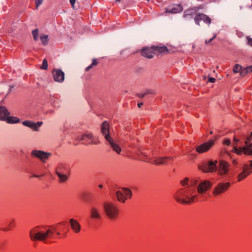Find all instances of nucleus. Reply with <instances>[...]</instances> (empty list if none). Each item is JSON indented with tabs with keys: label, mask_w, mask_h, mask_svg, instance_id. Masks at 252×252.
I'll return each instance as SVG.
<instances>
[{
	"label": "nucleus",
	"mask_w": 252,
	"mask_h": 252,
	"mask_svg": "<svg viewBox=\"0 0 252 252\" xmlns=\"http://www.w3.org/2000/svg\"><path fill=\"white\" fill-rule=\"evenodd\" d=\"M196 179L191 180L190 185L179 189L174 195L175 200L182 204H190L197 201L196 186L198 185Z\"/></svg>",
	"instance_id": "obj_1"
},
{
	"label": "nucleus",
	"mask_w": 252,
	"mask_h": 252,
	"mask_svg": "<svg viewBox=\"0 0 252 252\" xmlns=\"http://www.w3.org/2000/svg\"><path fill=\"white\" fill-rule=\"evenodd\" d=\"M55 233L58 235H60V233L57 232L56 227L53 225L37 226L30 230V238L32 241H39L45 242L48 239L54 238Z\"/></svg>",
	"instance_id": "obj_2"
},
{
	"label": "nucleus",
	"mask_w": 252,
	"mask_h": 252,
	"mask_svg": "<svg viewBox=\"0 0 252 252\" xmlns=\"http://www.w3.org/2000/svg\"><path fill=\"white\" fill-rule=\"evenodd\" d=\"M101 131L103 135L104 136L106 140L113 150L118 154H120L121 148L119 145L115 143L114 140L109 135V124L107 122H104L101 125Z\"/></svg>",
	"instance_id": "obj_3"
},
{
	"label": "nucleus",
	"mask_w": 252,
	"mask_h": 252,
	"mask_svg": "<svg viewBox=\"0 0 252 252\" xmlns=\"http://www.w3.org/2000/svg\"><path fill=\"white\" fill-rule=\"evenodd\" d=\"M103 209L106 215L110 220L116 219L119 215L118 208L112 202H105L103 204Z\"/></svg>",
	"instance_id": "obj_4"
},
{
	"label": "nucleus",
	"mask_w": 252,
	"mask_h": 252,
	"mask_svg": "<svg viewBox=\"0 0 252 252\" xmlns=\"http://www.w3.org/2000/svg\"><path fill=\"white\" fill-rule=\"evenodd\" d=\"M242 171L237 176L238 181L240 182L246 178L252 173V160L245 163L241 165Z\"/></svg>",
	"instance_id": "obj_5"
},
{
	"label": "nucleus",
	"mask_w": 252,
	"mask_h": 252,
	"mask_svg": "<svg viewBox=\"0 0 252 252\" xmlns=\"http://www.w3.org/2000/svg\"><path fill=\"white\" fill-rule=\"evenodd\" d=\"M56 174L59 178L60 183L66 182L68 180V176L64 174L65 171H68V167L66 164L60 163L58 164L55 169Z\"/></svg>",
	"instance_id": "obj_6"
},
{
	"label": "nucleus",
	"mask_w": 252,
	"mask_h": 252,
	"mask_svg": "<svg viewBox=\"0 0 252 252\" xmlns=\"http://www.w3.org/2000/svg\"><path fill=\"white\" fill-rule=\"evenodd\" d=\"M217 160H215V161L210 160L200 165L199 168L204 172H213L216 171L217 169Z\"/></svg>",
	"instance_id": "obj_7"
},
{
	"label": "nucleus",
	"mask_w": 252,
	"mask_h": 252,
	"mask_svg": "<svg viewBox=\"0 0 252 252\" xmlns=\"http://www.w3.org/2000/svg\"><path fill=\"white\" fill-rule=\"evenodd\" d=\"M245 146L239 147V149H237V146H235L234 151L238 155H241L244 153L247 156H252V143L245 142Z\"/></svg>",
	"instance_id": "obj_8"
},
{
	"label": "nucleus",
	"mask_w": 252,
	"mask_h": 252,
	"mask_svg": "<svg viewBox=\"0 0 252 252\" xmlns=\"http://www.w3.org/2000/svg\"><path fill=\"white\" fill-rule=\"evenodd\" d=\"M229 183H219L214 188L212 193L214 196H217L226 191L230 187Z\"/></svg>",
	"instance_id": "obj_9"
},
{
	"label": "nucleus",
	"mask_w": 252,
	"mask_h": 252,
	"mask_svg": "<svg viewBox=\"0 0 252 252\" xmlns=\"http://www.w3.org/2000/svg\"><path fill=\"white\" fill-rule=\"evenodd\" d=\"M229 163L225 160H220L218 169V174L221 176L227 175L229 171Z\"/></svg>",
	"instance_id": "obj_10"
},
{
	"label": "nucleus",
	"mask_w": 252,
	"mask_h": 252,
	"mask_svg": "<svg viewBox=\"0 0 252 252\" xmlns=\"http://www.w3.org/2000/svg\"><path fill=\"white\" fill-rule=\"evenodd\" d=\"M212 186V183L209 181H201L196 187V192L202 195Z\"/></svg>",
	"instance_id": "obj_11"
},
{
	"label": "nucleus",
	"mask_w": 252,
	"mask_h": 252,
	"mask_svg": "<svg viewBox=\"0 0 252 252\" xmlns=\"http://www.w3.org/2000/svg\"><path fill=\"white\" fill-rule=\"evenodd\" d=\"M31 155L40 159L42 162H45V160L51 156V154L40 150H34L32 151Z\"/></svg>",
	"instance_id": "obj_12"
},
{
	"label": "nucleus",
	"mask_w": 252,
	"mask_h": 252,
	"mask_svg": "<svg viewBox=\"0 0 252 252\" xmlns=\"http://www.w3.org/2000/svg\"><path fill=\"white\" fill-rule=\"evenodd\" d=\"M215 142L213 140L204 143L196 147V152L199 154L207 152L214 145Z\"/></svg>",
	"instance_id": "obj_13"
},
{
	"label": "nucleus",
	"mask_w": 252,
	"mask_h": 252,
	"mask_svg": "<svg viewBox=\"0 0 252 252\" xmlns=\"http://www.w3.org/2000/svg\"><path fill=\"white\" fill-rule=\"evenodd\" d=\"M52 75L56 82L62 83L64 80V73L60 69H54L52 71Z\"/></svg>",
	"instance_id": "obj_14"
},
{
	"label": "nucleus",
	"mask_w": 252,
	"mask_h": 252,
	"mask_svg": "<svg viewBox=\"0 0 252 252\" xmlns=\"http://www.w3.org/2000/svg\"><path fill=\"white\" fill-rule=\"evenodd\" d=\"M22 124L26 126L31 128L34 131H38L39 127L43 125V122H38L35 123L31 121H25L22 122Z\"/></svg>",
	"instance_id": "obj_15"
},
{
	"label": "nucleus",
	"mask_w": 252,
	"mask_h": 252,
	"mask_svg": "<svg viewBox=\"0 0 252 252\" xmlns=\"http://www.w3.org/2000/svg\"><path fill=\"white\" fill-rule=\"evenodd\" d=\"M194 19L196 24L199 26L200 25V22L201 21H203L204 23H207L209 25H210L211 23V18L207 15L202 13H200L196 15Z\"/></svg>",
	"instance_id": "obj_16"
},
{
	"label": "nucleus",
	"mask_w": 252,
	"mask_h": 252,
	"mask_svg": "<svg viewBox=\"0 0 252 252\" xmlns=\"http://www.w3.org/2000/svg\"><path fill=\"white\" fill-rule=\"evenodd\" d=\"M183 10V8L181 5L173 4L169 5L168 7L166 8L165 12L171 14H176L182 11Z\"/></svg>",
	"instance_id": "obj_17"
},
{
	"label": "nucleus",
	"mask_w": 252,
	"mask_h": 252,
	"mask_svg": "<svg viewBox=\"0 0 252 252\" xmlns=\"http://www.w3.org/2000/svg\"><path fill=\"white\" fill-rule=\"evenodd\" d=\"M141 55L148 59H152L154 57L155 52L153 50V47L151 48L144 47L141 51Z\"/></svg>",
	"instance_id": "obj_18"
},
{
	"label": "nucleus",
	"mask_w": 252,
	"mask_h": 252,
	"mask_svg": "<svg viewBox=\"0 0 252 252\" xmlns=\"http://www.w3.org/2000/svg\"><path fill=\"white\" fill-rule=\"evenodd\" d=\"M85 136L86 141L87 142V139L91 140L90 143L88 144H92L93 145H98L100 143V141L99 140L98 137H94L93 134L91 132H87L85 133Z\"/></svg>",
	"instance_id": "obj_19"
},
{
	"label": "nucleus",
	"mask_w": 252,
	"mask_h": 252,
	"mask_svg": "<svg viewBox=\"0 0 252 252\" xmlns=\"http://www.w3.org/2000/svg\"><path fill=\"white\" fill-rule=\"evenodd\" d=\"M69 223L72 230L76 233H78L80 231L81 225L78 221L74 219L69 220Z\"/></svg>",
	"instance_id": "obj_20"
},
{
	"label": "nucleus",
	"mask_w": 252,
	"mask_h": 252,
	"mask_svg": "<svg viewBox=\"0 0 252 252\" xmlns=\"http://www.w3.org/2000/svg\"><path fill=\"white\" fill-rule=\"evenodd\" d=\"M90 216L93 219L100 220L101 216L98 209L95 207H92L90 210Z\"/></svg>",
	"instance_id": "obj_21"
},
{
	"label": "nucleus",
	"mask_w": 252,
	"mask_h": 252,
	"mask_svg": "<svg viewBox=\"0 0 252 252\" xmlns=\"http://www.w3.org/2000/svg\"><path fill=\"white\" fill-rule=\"evenodd\" d=\"M10 115V112L5 107L0 106V120L5 121Z\"/></svg>",
	"instance_id": "obj_22"
},
{
	"label": "nucleus",
	"mask_w": 252,
	"mask_h": 252,
	"mask_svg": "<svg viewBox=\"0 0 252 252\" xmlns=\"http://www.w3.org/2000/svg\"><path fill=\"white\" fill-rule=\"evenodd\" d=\"M197 12V9L196 8H189L184 11L183 18L188 19L189 17L190 18H191V16L196 14Z\"/></svg>",
	"instance_id": "obj_23"
},
{
	"label": "nucleus",
	"mask_w": 252,
	"mask_h": 252,
	"mask_svg": "<svg viewBox=\"0 0 252 252\" xmlns=\"http://www.w3.org/2000/svg\"><path fill=\"white\" fill-rule=\"evenodd\" d=\"M153 50L155 52V54L157 53L162 54L168 52V50L165 46L158 47V46H153Z\"/></svg>",
	"instance_id": "obj_24"
},
{
	"label": "nucleus",
	"mask_w": 252,
	"mask_h": 252,
	"mask_svg": "<svg viewBox=\"0 0 252 252\" xmlns=\"http://www.w3.org/2000/svg\"><path fill=\"white\" fill-rule=\"evenodd\" d=\"M117 200L122 203H125L126 199V197L124 195L123 190H118L116 192Z\"/></svg>",
	"instance_id": "obj_25"
},
{
	"label": "nucleus",
	"mask_w": 252,
	"mask_h": 252,
	"mask_svg": "<svg viewBox=\"0 0 252 252\" xmlns=\"http://www.w3.org/2000/svg\"><path fill=\"white\" fill-rule=\"evenodd\" d=\"M173 158L171 157H164L161 158L159 160H161V162H158L157 161H155L154 162H152L151 163L156 165L162 164H168V160H173Z\"/></svg>",
	"instance_id": "obj_26"
},
{
	"label": "nucleus",
	"mask_w": 252,
	"mask_h": 252,
	"mask_svg": "<svg viewBox=\"0 0 252 252\" xmlns=\"http://www.w3.org/2000/svg\"><path fill=\"white\" fill-rule=\"evenodd\" d=\"M91 193L87 191L82 192L80 194V198L85 202H89L91 199Z\"/></svg>",
	"instance_id": "obj_27"
},
{
	"label": "nucleus",
	"mask_w": 252,
	"mask_h": 252,
	"mask_svg": "<svg viewBox=\"0 0 252 252\" xmlns=\"http://www.w3.org/2000/svg\"><path fill=\"white\" fill-rule=\"evenodd\" d=\"M7 119L5 120V121H6L7 123L9 124H15L18 123L20 121V119L16 117H11L10 115L7 117Z\"/></svg>",
	"instance_id": "obj_28"
},
{
	"label": "nucleus",
	"mask_w": 252,
	"mask_h": 252,
	"mask_svg": "<svg viewBox=\"0 0 252 252\" xmlns=\"http://www.w3.org/2000/svg\"><path fill=\"white\" fill-rule=\"evenodd\" d=\"M122 190H123L124 195L127 198H131L132 196V192L131 190L127 188H122Z\"/></svg>",
	"instance_id": "obj_29"
},
{
	"label": "nucleus",
	"mask_w": 252,
	"mask_h": 252,
	"mask_svg": "<svg viewBox=\"0 0 252 252\" xmlns=\"http://www.w3.org/2000/svg\"><path fill=\"white\" fill-rule=\"evenodd\" d=\"M241 139H244L245 141V142H250L252 140V132L250 133V134L248 136H245L244 134H243L240 136Z\"/></svg>",
	"instance_id": "obj_30"
},
{
	"label": "nucleus",
	"mask_w": 252,
	"mask_h": 252,
	"mask_svg": "<svg viewBox=\"0 0 252 252\" xmlns=\"http://www.w3.org/2000/svg\"><path fill=\"white\" fill-rule=\"evenodd\" d=\"M234 143L233 145V149L232 150V151L233 153H235V152L234 151L235 146H237V149H239V147L238 148L239 144V143L242 144V142L241 141L240 139H237L235 136L234 137Z\"/></svg>",
	"instance_id": "obj_31"
},
{
	"label": "nucleus",
	"mask_w": 252,
	"mask_h": 252,
	"mask_svg": "<svg viewBox=\"0 0 252 252\" xmlns=\"http://www.w3.org/2000/svg\"><path fill=\"white\" fill-rule=\"evenodd\" d=\"M98 62L96 61V59H94L93 60V62H92V63L90 65H89L88 67H87L85 69V70L86 71H89L90 69H91L94 66H95V65H96L97 64H98Z\"/></svg>",
	"instance_id": "obj_32"
},
{
	"label": "nucleus",
	"mask_w": 252,
	"mask_h": 252,
	"mask_svg": "<svg viewBox=\"0 0 252 252\" xmlns=\"http://www.w3.org/2000/svg\"><path fill=\"white\" fill-rule=\"evenodd\" d=\"M40 39L44 45H46L48 43V36L47 35H44L40 36Z\"/></svg>",
	"instance_id": "obj_33"
},
{
	"label": "nucleus",
	"mask_w": 252,
	"mask_h": 252,
	"mask_svg": "<svg viewBox=\"0 0 252 252\" xmlns=\"http://www.w3.org/2000/svg\"><path fill=\"white\" fill-rule=\"evenodd\" d=\"M32 35L34 41H37L38 39V30L35 29L32 31Z\"/></svg>",
	"instance_id": "obj_34"
},
{
	"label": "nucleus",
	"mask_w": 252,
	"mask_h": 252,
	"mask_svg": "<svg viewBox=\"0 0 252 252\" xmlns=\"http://www.w3.org/2000/svg\"><path fill=\"white\" fill-rule=\"evenodd\" d=\"M242 66L241 65L239 64H236L234 66L233 71L234 73L240 72L242 70Z\"/></svg>",
	"instance_id": "obj_35"
},
{
	"label": "nucleus",
	"mask_w": 252,
	"mask_h": 252,
	"mask_svg": "<svg viewBox=\"0 0 252 252\" xmlns=\"http://www.w3.org/2000/svg\"><path fill=\"white\" fill-rule=\"evenodd\" d=\"M189 178H185L184 180L181 181V184L183 186V188H186L188 186H189L190 184H189Z\"/></svg>",
	"instance_id": "obj_36"
},
{
	"label": "nucleus",
	"mask_w": 252,
	"mask_h": 252,
	"mask_svg": "<svg viewBox=\"0 0 252 252\" xmlns=\"http://www.w3.org/2000/svg\"><path fill=\"white\" fill-rule=\"evenodd\" d=\"M48 68V62L46 59H44L43 61L42 64L40 67L42 69L46 70Z\"/></svg>",
	"instance_id": "obj_37"
},
{
	"label": "nucleus",
	"mask_w": 252,
	"mask_h": 252,
	"mask_svg": "<svg viewBox=\"0 0 252 252\" xmlns=\"http://www.w3.org/2000/svg\"><path fill=\"white\" fill-rule=\"evenodd\" d=\"M14 221V220L12 219V221L9 223V227L4 228L2 229V230L3 231H5L10 230L11 229V227L14 226V225L12 223V222H13Z\"/></svg>",
	"instance_id": "obj_38"
},
{
	"label": "nucleus",
	"mask_w": 252,
	"mask_h": 252,
	"mask_svg": "<svg viewBox=\"0 0 252 252\" xmlns=\"http://www.w3.org/2000/svg\"><path fill=\"white\" fill-rule=\"evenodd\" d=\"M36 4V8L37 9L38 7L40 6L43 2V0H34Z\"/></svg>",
	"instance_id": "obj_39"
},
{
	"label": "nucleus",
	"mask_w": 252,
	"mask_h": 252,
	"mask_svg": "<svg viewBox=\"0 0 252 252\" xmlns=\"http://www.w3.org/2000/svg\"><path fill=\"white\" fill-rule=\"evenodd\" d=\"M248 73L246 68L242 69L240 72V75L241 76H244Z\"/></svg>",
	"instance_id": "obj_40"
},
{
	"label": "nucleus",
	"mask_w": 252,
	"mask_h": 252,
	"mask_svg": "<svg viewBox=\"0 0 252 252\" xmlns=\"http://www.w3.org/2000/svg\"><path fill=\"white\" fill-rule=\"evenodd\" d=\"M248 44L252 47V38L250 37H247Z\"/></svg>",
	"instance_id": "obj_41"
},
{
	"label": "nucleus",
	"mask_w": 252,
	"mask_h": 252,
	"mask_svg": "<svg viewBox=\"0 0 252 252\" xmlns=\"http://www.w3.org/2000/svg\"><path fill=\"white\" fill-rule=\"evenodd\" d=\"M248 73H250L252 71V65L247 66L246 68H245Z\"/></svg>",
	"instance_id": "obj_42"
},
{
	"label": "nucleus",
	"mask_w": 252,
	"mask_h": 252,
	"mask_svg": "<svg viewBox=\"0 0 252 252\" xmlns=\"http://www.w3.org/2000/svg\"><path fill=\"white\" fill-rule=\"evenodd\" d=\"M223 144L225 145H226L227 146H229L231 144V142H230V140H229V139H225L223 141Z\"/></svg>",
	"instance_id": "obj_43"
},
{
	"label": "nucleus",
	"mask_w": 252,
	"mask_h": 252,
	"mask_svg": "<svg viewBox=\"0 0 252 252\" xmlns=\"http://www.w3.org/2000/svg\"><path fill=\"white\" fill-rule=\"evenodd\" d=\"M78 139L79 140V141H82V140H86V136H85V133L83 134L82 135H81V136L80 137V138H78Z\"/></svg>",
	"instance_id": "obj_44"
},
{
	"label": "nucleus",
	"mask_w": 252,
	"mask_h": 252,
	"mask_svg": "<svg viewBox=\"0 0 252 252\" xmlns=\"http://www.w3.org/2000/svg\"><path fill=\"white\" fill-rule=\"evenodd\" d=\"M69 1H70V3L72 8L73 9H75V6H74V4H75V3L76 2V0H70Z\"/></svg>",
	"instance_id": "obj_45"
},
{
	"label": "nucleus",
	"mask_w": 252,
	"mask_h": 252,
	"mask_svg": "<svg viewBox=\"0 0 252 252\" xmlns=\"http://www.w3.org/2000/svg\"><path fill=\"white\" fill-rule=\"evenodd\" d=\"M208 81L211 83H214L216 81V79L213 77H209Z\"/></svg>",
	"instance_id": "obj_46"
},
{
	"label": "nucleus",
	"mask_w": 252,
	"mask_h": 252,
	"mask_svg": "<svg viewBox=\"0 0 252 252\" xmlns=\"http://www.w3.org/2000/svg\"><path fill=\"white\" fill-rule=\"evenodd\" d=\"M146 95V94H144V93L138 94V96L141 98H143Z\"/></svg>",
	"instance_id": "obj_47"
},
{
	"label": "nucleus",
	"mask_w": 252,
	"mask_h": 252,
	"mask_svg": "<svg viewBox=\"0 0 252 252\" xmlns=\"http://www.w3.org/2000/svg\"><path fill=\"white\" fill-rule=\"evenodd\" d=\"M212 41V39H210L209 40H206L205 41V44H208L209 43H210Z\"/></svg>",
	"instance_id": "obj_48"
},
{
	"label": "nucleus",
	"mask_w": 252,
	"mask_h": 252,
	"mask_svg": "<svg viewBox=\"0 0 252 252\" xmlns=\"http://www.w3.org/2000/svg\"><path fill=\"white\" fill-rule=\"evenodd\" d=\"M144 94H152V91L150 90H147L145 93H144Z\"/></svg>",
	"instance_id": "obj_49"
},
{
	"label": "nucleus",
	"mask_w": 252,
	"mask_h": 252,
	"mask_svg": "<svg viewBox=\"0 0 252 252\" xmlns=\"http://www.w3.org/2000/svg\"><path fill=\"white\" fill-rule=\"evenodd\" d=\"M143 105V103L142 102L138 103L137 105L139 108H140L142 105Z\"/></svg>",
	"instance_id": "obj_50"
},
{
	"label": "nucleus",
	"mask_w": 252,
	"mask_h": 252,
	"mask_svg": "<svg viewBox=\"0 0 252 252\" xmlns=\"http://www.w3.org/2000/svg\"><path fill=\"white\" fill-rule=\"evenodd\" d=\"M158 158V159H154L152 162H154L155 161H157L158 162H161V160H159V159L160 158Z\"/></svg>",
	"instance_id": "obj_51"
},
{
	"label": "nucleus",
	"mask_w": 252,
	"mask_h": 252,
	"mask_svg": "<svg viewBox=\"0 0 252 252\" xmlns=\"http://www.w3.org/2000/svg\"><path fill=\"white\" fill-rule=\"evenodd\" d=\"M216 36H217V34H214V36L212 38H211V39H212V40H213L216 37Z\"/></svg>",
	"instance_id": "obj_52"
},
{
	"label": "nucleus",
	"mask_w": 252,
	"mask_h": 252,
	"mask_svg": "<svg viewBox=\"0 0 252 252\" xmlns=\"http://www.w3.org/2000/svg\"><path fill=\"white\" fill-rule=\"evenodd\" d=\"M216 36H217V34H214V36L212 38H211V39H212V40H213L216 37Z\"/></svg>",
	"instance_id": "obj_53"
},
{
	"label": "nucleus",
	"mask_w": 252,
	"mask_h": 252,
	"mask_svg": "<svg viewBox=\"0 0 252 252\" xmlns=\"http://www.w3.org/2000/svg\"><path fill=\"white\" fill-rule=\"evenodd\" d=\"M233 163L234 164H237V162L235 160H233Z\"/></svg>",
	"instance_id": "obj_54"
},
{
	"label": "nucleus",
	"mask_w": 252,
	"mask_h": 252,
	"mask_svg": "<svg viewBox=\"0 0 252 252\" xmlns=\"http://www.w3.org/2000/svg\"><path fill=\"white\" fill-rule=\"evenodd\" d=\"M33 177H36V178H39L40 176L39 175H33Z\"/></svg>",
	"instance_id": "obj_55"
},
{
	"label": "nucleus",
	"mask_w": 252,
	"mask_h": 252,
	"mask_svg": "<svg viewBox=\"0 0 252 252\" xmlns=\"http://www.w3.org/2000/svg\"><path fill=\"white\" fill-rule=\"evenodd\" d=\"M99 187L100 188H102L103 186H102V185H99Z\"/></svg>",
	"instance_id": "obj_56"
},
{
	"label": "nucleus",
	"mask_w": 252,
	"mask_h": 252,
	"mask_svg": "<svg viewBox=\"0 0 252 252\" xmlns=\"http://www.w3.org/2000/svg\"><path fill=\"white\" fill-rule=\"evenodd\" d=\"M121 0H116V2H119V1H120Z\"/></svg>",
	"instance_id": "obj_57"
},
{
	"label": "nucleus",
	"mask_w": 252,
	"mask_h": 252,
	"mask_svg": "<svg viewBox=\"0 0 252 252\" xmlns=\"http://www.w3.org/2000/svg\"><path fill=\"white\" fill-rule=\"evenodd\" d=\"M212 133H213V131H211L210 132V134H212Z\"/></svg>",
	"instance_id": "obj_58"
}]
</instances>
